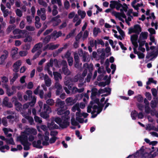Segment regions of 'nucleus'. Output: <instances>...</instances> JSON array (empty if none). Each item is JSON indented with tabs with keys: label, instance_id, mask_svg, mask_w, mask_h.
Masks as SVG:
<instances>
[{
	"label": "nucleus",
	"instance_id": "f257e3e1",
	"mask_svg": "<svg viewBox=\"0 0 158 158\" xmlns=\"http://www.w3.org/2000/svg\"><path fill=\"white\" fill-rule=\"evenodd\" d=\"M98 90L96 88L92 90L91 98L92 101L90 102V105L87 108V112L88 113L91 112L92 114L91 117L94 118L102 111L101 107L97 108V105H98L99 99H95V96L98 94Z\"/></svg>",
	"mask_w": 158,
	"mask_h": 158
},
{
	"label": "nucleus",
	"instance_id": "f03ea898",
	"mask_svg": "<svg viewBox=\"0 0 158 158\" xmlns=\"http://www.w3.org/2000/svg\"><path fill=\"white\" fill-rule=\"evenodd\" d=\"M36 135V130L33 128H28L21 133V135L17 137V140L20 141L24 146V149L27 150L29 149L31 143L27 141V136L30 134Z\"/></svg>",
	"mask_w": 158,
	"mask_h": 158
},
{
	"label": "nucleus",
	"instance_id": "7ed1b4c3",
	"mask_svg": "<svg viewBox=\"0 0 158 158\" xmlns=\"http://www.w3.org/2000/svg\"><path fill=\"white\" fill-rule=\"evenodd\" d=\"M64 115L61 118L56 117L54 119L55 122L62 128H66L69 125L70 117L68 115L70 114L69 111L67 110L65 111H64Z\"/></svg>",
	"mask_w": 158,
	"mask_h": 158
},
{
	"label": "nucleus",
	"instance_id": "20e7f679",
	"mask_svg": "<svg viewBox=\"0 0 158 158\" xmlns=\"http://www.w3.org/2000/svg\"><path fill=\"white\" fill-rule=\"evenodd\" d=\"M38 104L40 108L39 112L41 111L40 113L41 116L44 118H48L49 116L48 114L51 112L50 108L46 104H44L43 107V102L40 101L39 102Z\"/></svg>",
	"mask_w": 158,
	"mask_h": 158
},
{
	"label": "nucleus",
	"instance_id": "39448f33",
	"mask_svg": "<svg viewBox=\"0 0 158 158\" xmlns=\"http://www.w3.org/2000/svg\"><path fill=\"white\" fill-rule=\"evenodd\" d=\"M72 110L74 112H75L76 110L78 111L76 113V120L81 123H83L84 122V120L81 118V117L83 116L84 118H85L88 115V114L87 113H80L81 110L79 108V105L78 103H77L74 106L72 107Z\"/></svg>",
	"mask_w": 158,
	"mask_h": 158
},
{
	"label": "nucleus",
	"instance_id": "423d86ee",
	"mask_svg": "<svg viewBox=\"0 0 158 158\" xmlns=\"http://www.w3.org/2000/svg\"><path fill=\"white\" fill-rule=\"evenodd\" d=\"M49 133L47 131H46L45 133V135L43 136L40 133H39L38 135V137L39 139H42L43 141L42 144L43 145L46 146L49 145V143H52L55 142L56 140V138L54 136L49 139Z\"/></svg>",
	"mask_w": 158,
	"mask_h": 158
},
{
	"label": "nucleus",
	"instance_id": "0eeeda50",
	"mask_svg": "<svg viewBox=\"0 0 158 158\" xmlns=\"http://www.w3.org/2000/svg\"><path fill=\"white\" fill-rule=\"evenodd\" d=\"M110 6L111 9H113L116 8L117 10H120L121 12H126L127 11L128 7L127 4L124 3L123 5L120 3V1H111L110 4Z\"/></svg>",
	"mask_w": 158,
	"mask_h": 158
},
{
	"label": "nucleus",
	"instance_id": "6e6552de",
	"mask_svg": "<svg viewBox=\"0 0 158 158\" xmlns=\"http://www.w3.org/2000/svg\"><path fill=\"white\" fill-rule=\"evenodd\" d=\"M112 14L116 18H118L119 20L121 21L122 22L124 23V21L123 18L125 19V22L128 25H130V21L131 20L132 17L130 15H128L127 18H126V16L123 12L121 13L117 12L116 11H113L111 12Z\"/></svg>",
	"mask_w": 158,
	"mask_h": 158
},
{
	"label": "nucleus",
	"instance_id": "1a4fd4ad",
	"mask_svg": "<svg viewBox=\"0 0 158 158\" xmlns=\"http://www.w3.org/2000/svg\"><path fill=\"white\" fill-rule=\"evenodd\" d=\"M148 36V33L147 32H142L139 35L138 40V42L139 44L143 45L145 44L147 51L149 50V49L148 47V44L147 43H145V40L147 39Z\"/></svg>",
	"mask_w": 158,
	"mask_h": 158
},
{
	"label": "nucleus",
	"instance_id": "9d476101",
	"mask_svg": "<svg viewBox=\"0 0 158 158\" xmlns=\"http://www.w3.org/2000/svg\"><path fill=\"white\" fill-rule=\"evenodd\" d=\"M56 105L59 107L57 110V114L59 115L63 114L64 112V110L66 109V107L64 108V102L58 99L56 101Z\"/></svg>",
	"mask_w": 158,
	"mask_h": 158
},
{
	"label": "nucleus",
	"instance_id": "9b49d317",
	"mask_svg": "<svg viewBox=\"0 0 158 158\" xmlns=\"http://www.w3.org/2000/svg\"><path fill=\"white\" fill-rule=\"evenodd\" d=\"M71 82V80L69 79L64 81V84L66 86H68V88L69 89H71L73 93H76L77 92L81 93L84 90L83 88L78 89L76 87H73L72 88V86H71L72 83Z\"/></svg>",
	"mask_w": 158,
	"mask_h": 158
},
{
	"label": "nucleus",
	"instance_id": "f8f14e48",
	"mask_svg": "<svg viewBox=\"0 0 158 158\" xmlns=\"http://www.w3.org/2000/svg\"><path fill=\"white\" fill-rule=\"evenodd\" d=\"M144 147H142L139 151L133 154L129 155L127 158L130 157L135 158L142 157L143 154L144 150Z\"/></svg>",
	"mask_w": 158,
	"mask_h": 158
},
{
	"label": "nucleus",
	"instance_id": "ddd939ff",
	"mask_svg": "<svg viewBox=\"0 0 158 158\" xmlns=\"http://www.w3.org/2000/svg\"><path fill=\"white\" fill-rule=\"evenodd\" d=\"M56 62V60H54L53 61V60L51 59L49 63H48L45 66L44 69L45 70L48 71V73L50 75L51 77L52 76V71H51V69H53L52 66L53 65V62Z\"/></svg>",
	"mask_w": 158,
	"mask_h": 158
},
{
	"label": "nucleus",
	"instance_id": "4468645a",
	"mask_svg": "<svg viewBox=\"0 0 158 158\" xmlns=\"http://www.w3.org/2000/svg\"><path fill=\"white\" fill-rule=\"evenodd\" d=\"M42 46V44L41 43H39L34 46V48L32 50V52L33 53L37 51H38L37 53L34 56L33 59H35L38 57L39 56L41 52L40 51V48Z\"/></svg>",
	"mask_w": 158,
	"mask_h": 158
},
{
	"label": "nucleus",
	"instance_id": "2eb2a0df",
	"mask_svg": "<svg viewBox=\"0 0 158 158\" xmlns=\"http://www.w3.org/2000/svg\"><path fill=\"white\" fill-rule=\"evenodd\" d=\"M141 31V28L139 25H136L133 27H131L129 29L128 33L131 34L135 33L139 34Z\"/></svg>",
	"mask_w": 158,
	"mask_h": 158
},
{
	"label": "nucleus",
	"instance_id": "dca6fc26",
	"mask_svg": "<svg viewBox=\"0 0 158 158\" xmlns=\"http://www.w3.org/2000/svg\"><path fill=\"white\" fill-rule=\"evenodd\" d=\"M138 36L137 34H135L131 36L130 39L132 44L134 46V48H137L138 47Z\"/></svg>",
	"mask_w": 158,
	"mask_h": 158
},
{
	"label": "nucleus",
	"instance_id": "f3484780",
	"mask_svg": "<svg viewBox=\"0 0 158 158\" xmlns=\"http://www.w3.org/2000/svg\"><path fill=\"white\" fill-rule=\"evenodd\" d=\"M27 31H26L23 30L20 31L19 29H15L13 31V33L14 34H16L19 33L20 35H18L15 38L17 39H19L21 38L24 37V35L27 34Z\"/></svg>",
	"mask_w": 158,
	"mask_h": 158
},
{
	"label": "nucleus",
	"instance_id": "a211bd4d",
	"mask_svg": "<svg viewBox=\"0 0 158 158\" xmlns=\"http://www.w3.org/2000/svg\"><path fill=\"white\" fill-rule=\"evenodd\" d=\"M111 89L110 88H106L103 89H100L98 91V92L99 93V94L104 93H106L107 94H103L102 95V96H106L107 95L110 94V93Z\"/></svg>",
	"mask_w": 158,
	"mask_h": 158
},
{
	"label": "nucleus",
	"instance_id": "6ab92c4d",
	"mask_svg": "<svg viewBox=\"0 0 158 158\" xmlns=\"http://www.w3.org/2000/svg\"><path fill=\"white\" fill-rule=\"evenodd\" d=\"M45 9L44 8H41L40 10H37V14L38 15L41 16V18L42 20H45L46 19L45 15Z\"/></svg>",
	"mask_w": 158,
	"mask_h": 158
},
{
	"label": "nucleus",
	"instance_id": "aec40b11",
	"mask_svg": "<svg viewBox=\"0 0 158 158\" xmlns=\"http://www.w3.org/2000/svg\"><path fill=\"white\" fill-rule=\"evenodd\" d=\"M3 54L0 57V64H3L6 59L8 55V52L6 50H4L3 52Z\"/></svg>",
	"mask_w": 158,
	"mask_h": 158
},
{
	"label": "nucleus",
	"instance_id": "412c9836",
	"mask_svg": "<svg viewBox=\"0 0 158 158\" xmlns=\"http://www.w3.org/2000/svg\"><path fill=\"white\" fill-rule=\"evenodd\" d=\"M78 53L80 56H83V60L84 62H88L89 59L87 58V54L86 52L83 53V51L81 49H79L78 51Z\"/></svg>",
	"mask_w": 158,
	"mask_h": 158
},
{
	"label": "nucleus",
	"instance_id": "4be33fe9",
	"mask_svg": "<svg viewBox=\"0 0 158 158\" xmlns=\"http://www.w3.org/2000/svg\"><path fill=\"white\" fill-rule=\"evenodd\" d=\"M105 100V98H101L100 100V102H99L98 103V105H97V108H99L101 107L102 110V107L104 105L106 104V106L104 109H105L110 105V103H103V102Z\"/></svg>",
	"mask_w": 158,
	"mask_h": 158
},
{
	"label": "nucleus",
	"instance_id": "5701e85b",
	"mask_svg": "<svg viewBox=\"0 0 158 158\" xmlns=\"http://www.w3.org/2000/svg\"><path fill=\"white\" fill-rule=\"evenodd\" d=\"M3 86L6 89L7 93L9 96L12 95L15 92V88L14 86H12V90L13 91L11 92L10 91V90L8 88V86L6 84H4L3 85Z\"/></svg>",
	"mask_w": 158,
	"mask_h": 158
},
{
	"label": "nucleus",
	"instance_id": "b1692460",
	"mask_svg": "<svg viewBox=\"0 0 158 158\" xmlns=\"http://www.w3.org/2000/svg\"><path fill=\"white\" fill-rule=\"evenodd\" d=\"M39 140L36 141H34L32 143V145L34 147H36L37 148H42V146L41 145V140H42V142L43 141L42 140V139H39Z\"/></svg>",
	"mask_w": 158,
	"mask_h": 158
},
{
	"label": "nucleus",
	"instance_id": "393cba45",
	"mask_svg": "<svg viewBox=\"0 0 158 158\" xmlns=\"http://www.w3.org/2000/svg\"><path fill=\"white\" fill-rule=\"evenodd\" d=\"M21 61L19 60L14 63L13 66L14 71L17 72L18 71L19 67L21 65Z\"/></svg>",
	"mask_w": 158,
	"mask_h": 158
},
{
	"label": "nucleus",
	"instance_id": "a878e982",
	"mask_svg": "<svg viewBox=\"0 0 158 158\" xmlns=\"http://www.w3.org/2000/svg\"><path fill=\"white\" fill-rule=\"evenodd\" d=\"M47 125L48 127L50 130L57 129L59 128V126L53 121L52 122L50 123H48Z\"/></svg>",
	"mask_w": 158,
	"mask_h": 158
},
{
	"label": "nucleus",
	"instance_id": "bb28decb",
	"mask_svg": "<svg viewBox=\"0 0 158 158\" xmlns=\"http://www.w3.org/2000/svg\"><path fill=\"white\" fill-rule=\"evenodd\" d=\"M84 67L85 69H88L90 73H91V72L93 70L94 66L92 64H89L88 63H85L84 64Z\"/></svg>",
	"mask_w": 158,
	"mask_h": 158
},
{
	"label": "nucleus",
	"instance_id": "cd10ccee",
	"mask_svg": "<svg viewBox=\"0 0 158 158\" xmlns=\"http://www.w3.org/2000/svg\"><path fill=\"white\" fill-rule=\"evenodd\" d=\"M63 63H64V66L63 68L62 69L63 72L64 74L68 75L70 74V72L67 67L66 62L65 61H63Z\"/></svg>",
	"mask_w": 158,
	"mask_h": 158
},
{
	"label": "nucleus",
	"instance_id": "c85d7f7f",
	"mask_svg": "<svg viewBox=\"0 0 158 158\" xmlns=\"http://www.w3.org/2000/svg\"><path fill=\"white\" fill-rule=\"evenodd\" d=\"M36 98L35 97H34L33 99H32V101L30 103L25 104L23 105V108L24 109H26L29 107V105H30L31 106H33L35 103L36 102Z\"/></svg>",
	"mask_w": 158,
	"mask_h": 158
},
{
	"label": "nucleus",
	"instance_id": "c756f323",
	"mask_svg": "<svg viewBox=\"0 0 158 158\" xmlns=\"http://www.w3.org/2000/svg\"><path fill=\"white\" fill-rule=\"evenodd\" d=\"M4 134L7 137H10L12 136V134H9V132H13V130L9 128L4 127L3 129Z\"/></svg>",
	"mask_w": 158,
	"mask_h": 158
},
{
	"label": "nucleus",
	"instance_id": "7c9ffc66",
	"mask_svg": "<svg viewBox=\"0 0 158 158\" xmlns=\"http://www.w3.org/2000/svg\"><path fill=\"white\" fill-rule=\"evenodd\" d=\"M62 33L60 31L57 32L56 31H54L51 35V36L52 39H54V40H55L56 39L58 38L59 36H61Z\"/></svg>",
	"mask_w": 158,
	"mask_h": 158
},
{
	"label": "nucleus",
	"instance_id": "2f4dec72",
	"mask_svg": "<svg viewBox=\"0 0 158 158\" xmlns=\"http://www.w3.org/2000/svg\"><path fill=\"white\" fill-rule=\"evenodd\" d=\"M55 88L57 89L56 91V94L57 95H59L62 90V86L58 82H56L55 84Z\"/></svg>",
	"mask_w": 158,
	"mask_h": 158
},
{
	"label": "nucleus",
	"instance_id": "473e14b6",
	"mask_svg": "<svg viewBox=\"0 0 158 158\" xmlns=\"http://www.w3.org/2000/svg\"><path fill=\"white\" fill-rule=\"evenodd\" d=\"M65 102L68 105H72L76 102V100L73 99L72 98H69L66 99Z\"/></svg>",
	"mask_w": 158,
	"mask_h": 158
},
{
	"label": "nucleus",
	"instance_id": "72a5a7b5",
	"mask_svg": "<svg viewBox=\"0 0 158 158\" xmlns=\"http://www.w3.org/2000/svg\"><path fill=\"white\" fill-rule=\"evenodd\" d=\"M74 57L75 59V62L76 63L75 64V66L76 67L78 68L79 67V57L78 56V54L77 53H75L74 55Z\"/></svg>",
	"mask_w": 158,
	"mask_h": 158
},
{
	"label": "nucleus",
	"instance_id": "f704fd0d",
	"mask_svg": "<svg viewBox=\"0 0 158 158\" xmlns=\"http://www.w3.org/2000/svg\"><path fill=\"white\" fill-rule=\"evenodd\" d=\"M51 21L53 23V25L55 26L59 24L61 20L59 19L58 17H56L53 18Z\"/></svg>",
	"mask_w": 158,
	"mask_h": 158
},
{
	"label": "nucleus",
	"instance_id": "c9c22d12",
	"mask_svg": "<svg viewBox=\"0 0 158 158\" xmlns=\"http://www.w3.org/2000/svg\"><path fill=\"white\" fill-rule=\"evenodd\" d=\"M59 45H53L52 44H48L45 47L44 49H48L53 50L56 48L58 47Z\"/></svg>",
	"mask_w": 158,
	"mask_h": 158
},
{
	"label": "nucleus",
	"instance_id": "e433bc0d",
	"mask_svg": "<svg viewBox=\"0 0 158 158\" xmlns=\"http://www.w3.org/2000/svg\"><path fill=\"white\" fill-rule=\"evenodd\" d=\"M136 48H134V52L135 54H137L138 58L139 59H143L144 58L145 55L143 53L139 51L137 52L136 49Z\"/></svg>",
	"mask_w": 158,
	"mask_h": 158
},
{
	"label": "nucleus",
	"instance_id": "4c0bfd02",
	"mask_svg": "<svg viewBox=\"0 0 158 158\" xmlns=\"http://www.w3.org/2000/svg\"><path fill=\"white\" fill-rule=\"evenodd\" d=\"M44 81L46 85L48 87L50 86L52 84L51 80L48 76H46L44 78Z\"/></svg>",
	"mask_w": 158,
	"mask_h": 158
},
{
	"label": "nucleus",
	"instance_id": "58836bf2",
	"mask_svg": "<svg viewBox=\"0 0 158 158\" xmlns=\"http://www.w3.org/2000/svg\"><path fill=\"white\" fill-rule=\"evenodd\" d=\"M158 103V98H156L152 101L151 103V106L152 108L156 107Z\"/></svg>",
	"mask_w": 158,
	"mask_h": 158
},
{
	"label": "nucleus",
	"instance_id": "ea45409f",
	"mask_svg": "<svg viewBox=\"0 0 158 158\" xmlns=\"http://www.w3.org/2000/svg\"><path fill=\"white\" fill-rule=\"evenodd\" d=\"M15 105L16 110L20 111L22 109V105L18 101H15Z\"/></svg>",
	"mask_w": 158,
	"mask_h": 158
},
{
	"label": "nucleus",
	"instance_id": "a19ab883",
	"mask_svg": "<svg viewBox=\"0 0 158 158\" xmlns=\"http://www.w3.org/2000/svg\"><path fill=\"white\" fill-rule=\"evenodd\" d=\"M78 15H80L82 19L84 18L86 15V13L85 11L81 10H78L77 11Z\"/></svg>",
	"mask_w": 158,
	"mask_h": 158
},
{
	"label": "nucleus",
	"instance_id": "79ce46f5",
	"mask_svg": "<svg viewBox=\"0 0 158 158\" xmlns=\"http://www.w3.org/2000/svg\"><path fill=\"white\" fill-rule=\"evenodd\" d=\"M101 31L100 28L95 27L93 29V35L94 36H96L97 35L98 33H100Z\"/></svg>",
	"mask_w": 158,
	"mask_h": 158
},
{
	"label": "nucleus",
	"instance_id": "37998d69",
	"mask_svg": "<svg viewBox=\"0 0 158 158\" xmlns=\"http://www.w3.org/2000/svg\"><path fill=\"white\" fill-rule=\"evenodd\" d=\"M53 75L54 78L56 80H58L61 79V76L59 73L57 72H53Z\"/></svg>",
	"mask_w": 158,
	"mask_h": 158
},
{
	"label": "nucleus",
	"instance_id": "c03bdc74",
	"mask_svg": "<svg viewBox=\"0 0 158 158\" xmlns=\"http://www.w3.org/2000/svg\"><path fill=\"white\" fill-rule=\"evenodd\" d=\"M23 115L25 118L28 120L29 123L31 124H32L33 123V120L32 117L29 116L28 114L25 115L23 114Z\"/></svg>",
	"mask_w": 158,
	"mask_h": 158
},
{
	"label": "nucleus",
	"instance_id": "a18cd8bd",
	"mask_svg": "<svg viewBox=\"0 0 158 158\" xmlns=\"http://www.w3.org/2000/svg\"><path fill=\"white\" fill-rule=\"evenodd\" d=\"M10 148L7 145H5V146L0 147V151L2 152H4L8 150Z\"/></svg>",
	"mask_w": 158,
	"mask_h": 158
},
{
	"label": "nucleus",
	"instance_id": "49530a36",
	"mask_svg": "<svg viewBox=\"0 0 158 158\" xmlns=\"http://www.w3.org/2000/svg\"><path fill=\"white\" fill-rule=\"evenodd\" d=\"M137 112L135 110H133L131 113V117L133 120H135L137 116Z\"/></svg>",
	"mask_w": 158,
	"mask_h": 158
},
{
	"label": "nucleus",
	"instance_id": "de8ad7c7",
	"mask_svg": "<svg viewBox=\"0 0 158 158\" xmlns=\"http://www.w3.org/2000/svg\"><path fill=\"white\" fill-rule=\"evenodd\" d=\"M92 57L93 58L97 60H99L100 57L97 54V52H93L92 53Z\"/></svg>",
	"mask_w": 158,
	"mask_h": 158
},
{
	"label": "nucleus",
	"instance_id": "09e8293b",
	"mask_svg": "<svg viewBox=\"0 0 158 158\" xmlns=\"http://www.w3.org/2000/svg\"><path fill=\"white\" fill-rule=\"evenodd\" d=\"M18 50V48H12L11 51V55L12 57H14V56L17 53Z\"/></svg>",
	"mask_w": 158,
	"mask_h": 158
},
{
	"label": "nucleus",
	"instance_id": "8fccbe9b",
	"mask_svg": "<svg viewBox=\"0 0 158 158\" xmlns=\"http://www.w3.org/2000/svg\"><path fill=\"white\" fill-rule=\"evenodd\" d=\"M151 83H152L155 84L157 83V81L153 80V78H150L148 79V81L147 82L146 84L147 85H149Z\"/></svg>",
	"mask_w": 158,
	"mask_h": 158
},
{
	"label": "nucleus",
	"instance_id": "3c124183",
	"mask_svg": "<svg viewBox=\"0 0 158 158\" xmlns=\"http://www.w3.org/2000/svg\"><path fill=\"white\" fill-rule=\"evenodd\" d=\"M117 29L119 33L121 35V37H123V36L125 35V34L124 31L122 30L118 26H117Z\"/></svg>",
	"mask_w": 158,
	"mask_h": 158
},
{
	"label": "nucleus",
	"instance_id": "603ef678",
	"mask_svg": "<svg viewBox=\"0 0 158 158\" xmlns=\"http://www.w3.org/2000/svg\"><path fill=\"white\" fill-rule=\"evenodd\" d=\"M152 111L151 110L149 105H145V112L147 114L151 113Z\"/></svg>",
	"mask_w": 158,
	"mask_h": 158
},
{
	"label": "nucleus",
	"instance_id": "864d4df0",
	"mask_svg": "<svg viewBox=\"0 0 158 158\" xmlns=\"http://www.w3.org/2000/svg\"><path fill=\"white\" fill-rule=\"evenodd\" d=\"M134 98H137V101L139 102H142L143 99V97L140 95L135 96Z\"/></svg>",
	"mask_w": 158,
	"mask_h": 158
},
{
	"label": "nucleus",
	"instance_id": "5fc2aeb1",
	"mask_svg": "<svg viewBox=\"0 0 158 158\" xmlns=\"http://www.w3.org/2000/svg\"><path fill=\"white\" fill-rule=\"evenodd\" d=\"M33 134H30L27 136V141L28 140L29 141H32L34 139V137L33 135Z\"/></svg>",
	"mask_w": 158,
	"mask_h": 158
},
{
	"label": "nucleus",
	"instance_id": "6e6d98bb",
	"mask_svg": "<svg viewBox=\"0 0 158 158\" xmlns=\"http://www.w3.org/2000/svg\"><path fill=\"white\" fill-rule=\"evenodd\" d=\"M112 31H113V32L114 33V36L117 38V39H119L120 40H122L123 39V37H121V36H118L117 35V32L116 31L114 30V29H113L112 30Z\"/></svg>",
	"mask_w": 158,
	"mask_h": 158
},
{
	"label": "nucleus",
	"instance_id": "4d7b16f0",
	"mask_svg": "<svg viewBox=\"0 0 158 158\" xmlns=\"http://www.w3.org/2000/svg\"><path fill=\"white\" fill-rule=\"evenodd\" d=\"M46 103L49 105L52 106L54 104V101L53 99H50L46 101Z\"/></svg>",
	"mask_w": 158,
	"mask_h": 158
},
{
	"label": "nucleus",
	"instance_id": "13d9d810",
	"mask_svg": "<svg viewBox=\"0 0 158 158\" xmlns=\"http://www.w3.org/2000/svg\"><path fill=\"white\" fill-rule=\"evenodd\" d=\"M25 38L24 40V42H30L32 40V37L30 36H25Z\"/></svg>",
	"mask_w": 158,
	"mask_h": 158
},
{
	"label": "nucleus",
	"instance_id": "bf43d9fd",
	"mask_svg": "<svg viewBox=\"0 0 158 158\" xmlns=\"http://www.w3.org/2000/svg\"><path fill=\"white\" fill-rule=\"evenodd\" d=\"M19 77L17 73H15L14 75V76L10 80L11 83H13Z\"/></svg>",
	"mask_w": 158,
	"mask_h": 158
},
{
	"label": "nucleus",
	"instance_id": "052dcab7",
	"mask_svg": "<svg viewBox=\"0 0 158 158\" xmlns=\"http://www.w3.org/2000/svg\"><path fill=\"white\" fill-rule=\"evenodd\" d=\"M149 19H155V16L154 13H152L150 14L148 17H147V19L149 20Z\"/></svg>",
	"mask_w": 158,
	"mask_h": 158
},
{
	"label": "nucleus",
	"instance_id": "680f3d73",
	"mask_svg": "<svg viewBox=\"0 0 158 158\" xmlns=\"http://www.w3.org/2000/svg\"><path fill=\"white\" fill-rule=\"evenodd\" d=\"M15 27V25H12L10 26L7 29V31L9 33L11 30H13Z\"/></svg>",
	"mask_w": 158,
	"mask_h": 158
},
{
	"label": "nucleus",
	"instance_id": "e2e57ef3",
	"mask_svg": "<svg viewBox=\"0 0 158 158\" xmlns=\"http://www.w3.org/2000/svg\"><path fill=\"white\" fill-rule=\"evenodd\" d=\"M6 143L7 144H10L12 145L15 144L12 138H10L9 139H7L6 140Z\"/></svg>",
	"mask_w": 158,
	"mask_h": 158
},
{
	"label": "nucleus",
	"instance_id": "0e129e2a",
	"mask_svg": "<svg viewBox=\"0 0 158 158\" xmlns=\"http://www.w3.org/2000/svg\"><path fill=\"white\" fill-rule=\"evenodd\" d=\"M28 52L26 51H22L19 52L20 56H25L27 55Z\"/></svg>",
	"mask_w": 158,
	"mask_h": 158
},
{
	"label": "nucleus",
	"instance_id": "69168bd1",
	"mask_svg": "<svg viewBox=\"0 0 158 158\" xmlns=\"http://www.w3.org/2000/svg\"><path fill=\"white\" fill-rule=\"evenodd\" d=\"M51 36H46L45 38L44 39L43 42L45 44H46L48 43L50 41Z\"/></svg>",
	"mask_w": 158,
	"mask_h": 158
},
{
	"label": "nucleus",
	"instance_id": "338daca9",
	"mask_svg": "<svg viewBox=\"0 0 158 158\" xmlns=\"http://www.w3.org/2000/svg\"><path fill=\"white\" fill-rule=\"evenodd\" d=\"M64 6L66 9H68L70 7L69 2L68 1H65L64 3Z\"/></svg>",
	"mask_w": 158,
	"mask_h": 158
},
{
	"label": "nucleus",
	"instance_id": "774afa93",
	"mask_svg": "<svg viewBox=\"0 0 158 158\" xmlns=\"http://www.w3.org/2000/svg\"><path fill=\"white\" fill-rule=\"evenodd\" d=\"M110 68L112 70V74H113L114 73L116 69V65L115 64H112L111 65Z\"/></svg>",
	"mask_w": 158,
	"mask_h": 158
}]
</instances>
